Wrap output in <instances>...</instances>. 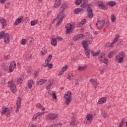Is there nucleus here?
I'll return each instance as SVG.
<instances>
[{"instance_id": "nucleus-1", "label": "nucleus", "mask_w": 127, "mask_h": 127, "mask_svg": "<svg viewBox=\"0 0 127 127\" xmlns=\"http://www.w3.org/2000/svg\"><path fill=\"white\" fill-rule=\"evenodd\" d=\"M72 97V92L71 91H67V92L64 94V98L65 100V103L66 105H70V103L72 102L71 97Z\"/></svg>"}, {"instance_id": "nucleus-2", "label": "nucleus", "mask_w": 127, "mask_h": 127, "mask_svg": "<svg viewBox=\"0 0 127 127\" xmlns=\"http://www.w3.org/2000/svg\"><path fill=\"white\" fill-rule=\"evenodd\" d=\"M92 42H93V38L90 36L87 37L85 41H82V44L84 49H87L88 44H92Z\"/></svg>"}, {"instance_id": "nucleus-3", "label": "nucleus", "mask_w": 127, "mask_h": 127, "mask_svg": "<svg viewBox=\"0 0 127 127\" xmlns=\"http://www.w3.org/2000/svg\"><path fill=\"white\" fill-rule=\"evenodd\" d=\"M65 17V15H64V10H62L61 12H60L58 15V19L59 20L57 21L56 23V26H59L60 24H61V22L63 20V18Z\"/></svg>"}, {"instance_id": "nucleus-4", "label": "nucleus", "mask_w": 127, "mask_h": 127, "mask_svg": "<svg viewBox=\"0 0 127 127\" xmlns=\"http://www.w3.org/2000/svg\"><path fill=\"white\" fill-rule=\"evenodd\" d=\"M51 59H52V55L50 54L45 61L46 64L43 65V67H48L49 69H52V67H53V64H50L51 62Z\"/></svg>"}, {"instance_id": "nucleus-5", "label": "nucleus", "mask_w": 127, "mask_h": 127, "mask_svg": "<svg viewBox=\"0 0 127 127\" xmlns=\"http://www.w3.org/2000/svg\"><path fill=\"white\" fill-rule=\"evenodd\" d=\"M125 58L126 54L124 52H121L119 53V55L116 56V60L118 61V63H122Z\"/></svg>"}, {"instance_id": "nucleus-6", "label": "nucleus", "mask_w": 127, "mask_h": 127, "mask_svg": "<svg viewBox=\"0 0 127 127\" xmlns=\"http://www.w3.org/2000/svg\"><path fill=\"white\" fill-rule=\"evenodd\" d=\"M98 58L101 63H104V64H108L109 63V60L105 58V54L104 53H101Z\"/></svg>"}, {"instance_id": "nucleus-7", "label": "nucleus", "mask_w": 127, "mask_h": 127, "mask_svg": "<svg viewBox=\"0 0 127 127\" xmlns=\"http://www.w3.org/2000/svg\"><path fill=\"white\" fill-rule=\"evenodd\" d=\"M1 115L4 116H8L10 114V112L9 111V109L8 108H6L4 106H3L1 108V111H0Z\"/></svg>"}, {"instance_id": "nucleus-8", "label": "nucleus", "mask_w": 127, "mask_h": 127, "mask_svg": "<svg viewBox=\"0 0 127 127\" xmlns=\"http://www.w3.org/2000/svg\"><path fill=\"white\" fill-rule=\"evenodd\" d=\"M96 25L98 29H102L104 27V25H105V20L101 21L98 20Z\"/></svg>"}, {"instance_id": "nucleus-9", "label": "nucleus", "mask_w": 127, "mask_h": 127, "mask_svg": "<svg viewBox=\"0 0 127 127\" xmlns=\"http://www.w3.org/2000/svg\"><path fill=\"white\" fill-rule=\"evenodd\" d=\"M90 83L92 85L93 88L95 89H97V86L99 85L98 81L95 78H91L89 80Z\"/></svg>"}, {"instance_id": "nucleus-10", "label": "nucleus", "mask_w": 127, "mask_h": 127, "mask_svg": "<svg viewBox=\"0 0 127 127\" xmlns=\"http://www.w3.org/2000/svg\"><path fill=\"white\" fill-rule=\"evenodd\" d=\"M84 37H85V35L83 34H80L78 35H75L73 38V40L74 41H77V40H80L81 39H83Z\"/></svg>"}, {"instance_id": "nucleus-11", "label": "nucleus", "mask_w": 127, "mask_h": 127, "mask_svg": "<svg viewBox=\"0 0 127 127\" xmlns=\"http://www.w3.org/2000/svg\"><path fill=\"white\" fill-rule=\"evenodd\" d=\"M58 117V115L57 114L51 113L48 115L47 118L51 121H54L55 119H57Z\"/></svg>"}, {"instance_id": "nucleus-12", "label": "nucleus", "mask_w": 127, "mask_h": 127, "mask_svg": "<svg viewBox=\"0 0 127 127\" xmlns=\"http://www.w3.org/2000/svg\"><path fill=\"white\" fill-rule=\"evenodd\" d=\"M16 105V113H18V112H19V109H20V106H21V98H20V97L18 98Z\"/></svg>"}, {"instance_id": "nucleus-13", "label": "nucleus", "mask_w": 127, "mask_h": 127, "mask_svg": "<svg viewBox=\"0 0 127 127\" xmlns=\"http://www.w3.org/2000/svg\"><path fill=\"white\" fill-rule=\"evenodd\" d=\"M3 38L4 43L5 44H8L10 42V38H9V34L8 33H5Z\"/></svg>"}, {"instance_id": "nucleus-14", "label": "nucleus", "mask_w": 127, "mask_h": 127, "mask_svg": "<svg viewBox=\"0 0 127 127\" xmlns=\"http://www.w3.org/2000/svg\"><path fill=\"white\" fill-rule=\"evenodd\" d=\"M88 11V17H90V18H93L94 17V14L93 13V10L92 9V7L89 6L87 8Z\"/></svg>"}, {"instance_id": "nucleus-15", "label": "nucleus", "mask_w": 127, "mask_h": 127, "mask_svg": "<svg viewBox=\"0 0 127 127\" xmlns=\"http://www.w3.org/2000/svg\"><path fill=\"white\" fill-rule=\"evenodd\" d=\"M8 86L10 87V90L11 93L14 94L16 92V86H15V84L14 83H11L10 84H8Z\"/></svg>"}, {"instance_id": "nucleus-16", "label": "nucleus", "mask_w": 127, "mask_h": 127, "mask_svg": "<svg viewBox=\"0 0 127 127\" xmlns=\"http://www.w3.org/2000/svg\"><path fill=\"white\" fill-rule=\"evenodd\" d=\"M0 22L1 23L2 28H5L6 27L7 23L6 20L2 17H0Z\"/></svg>"}, {"instance_id": "nucleus-17", "label": "nucleus", "mask_w": 127, "mask_h": 127, "mask_svg": "<svg viewBox=\"0 0 127 127\" xmlns=\"http://www.w3.org/2000/svg\"><path fill=\"white\" fill-rule=\"evenodd\" d=\"M65 28L66 29V33L67 34H69L70 32H72V25L71 24H67L65 25Z\"/></svg>"}, {"instance_id": "nucleus-18", "label": "nucleus", "mask_w": 127, "mask_h": 127, "mask_svg": "<svg viewBox=\"0 0 127 127\" xmlns=\"http://www.w3.org/2000/svg\"><path fill=\"white\" fill-rule=\"evenodd\" d=\"M98 5L101 9H104V10H107V9L108 8V6L104 5V2L102 1H99L98 2Z\"/></svg>"}, {"instance_id": "nucleus-19", "label": "nucleus", "mask_w": 127, "mask_h": 127, "mask_svg": "<svg viewBox=\"0 0 127 127\" xmlns=\"http://www.w3.org/2000/svg\"><path fill=\"white\" fill-rule=\"evenodd\" d=\"M52 84H53V80L51 79L49 80L48 82L46 85V89H47V90H49L50 88H51Z\"/></svg>"}, {"instance_id": "nucleus-20", "label": "nucleus", "mask_w": 127, "mask_h": 127, "mask_svg": "<svg viewBox=\"0 0 127 127\" xmlns=\"http://www.w3.org/2000/svg\"><path fill=\"white\" fill-rule=\"evenodd\" d=\"M42 115V114L41 113H38L35 114L33 117V121H35V120H39Z\"/></svg>"}, {"instance_id": "nucleus-21", "label": "nucleus", "mask_w": 127, "mask_h": 127, "mask_svg": "<svg viewBox=\"0 0 127 127\" xmlns=\"http://www.w3.org/2000/svg\"><path fill=\"white\" fill-rule=\"evenodd\" d=\"M47 82V80L44 79H41L37 82V85L38 86H41V85H43V84H45Z\"/></svg>"}, {"instance_id": "nucleus-22", "label": "nucleus", "mask_w": 127, "mask_h": 127, "mask_svg": "<svg viewBox=\"0 0 127 127\" xmlns=\"http://www.w3.org/2000/svg\"><path fill=\"white\" fill-rule=\"evenodd\" d=\"M117 52L118 51H117L116 50L111 51L108 54V57L109 58H112V57H113V56H114L115 54H117Z\"/></svg>"}, {"instance_id": "nucleus-23", "label": "nucleus", "mask_w": 127, "mask_h": 127, "mask_svg": "<svg viewBox=\"0 0 127 127\" xmlns=\"http://www.w3.org/2000/svg\"><path fill=\"white\" fill-rule=\"evenodd\" d=\"M61 1L62 0H56L54 7H55V8H57V7H58V6H59L60 4H61L62 2Z\"/></svg>"}, {"instance_id": "nucleus-24", "label": "nucleus", "mask_w": 127, "mask_h": 127, "mask_svg": "<svg viewBox=\"0 0 127 127\" xmlns=\"http://www.w3.org/2000/svg\"><path fill=\"white\" fill-rule=\"evenodd\" d=\"M34 83H35V82L33 80H30L28 81L27 86H28L29 89H31V88H32V85H33V84H34Z\"/></svg>"}, {"instance_id": "nucleus-25", "label": "nucleus", "mask_w": 127, "mask_h": 127, "mask_svg": "<svg viewBox=\"0 0 127 127\" xmlns=\"http://www.w3.org/2000/svg\"><path fill=\"white\" fill-rule=\"evenodd\" d=\"M84 51L87 58L90 59V52L91 53V51L90 50H88V47H86V49H84Z\"/></svg>"}, {"instance_id": "nucleus-26", "label": "nucleus", "mask_w": 127, "mask_h": 127, "mask_svg": "<svg viewBox=\"0 0 127 127\" xmlns=\"http://www.w3.org/2000/svg\"><path fill=\"white\" fill-rule=\"evenodd\" d=\"M22 18H23V17H22V18H18L14 22V25H18L20 22H21L22 20Z\"/></svg>"}, {"instance_id": "nucleus-27", "label": "nucleus", "mask_w": 127, "mask_h": 127, "mask_svg": "<svg viewBox=\"0 0 127 127\" xmlns=\"http://www.w3.org/2000/svg\"><path fill=\"white\" fill-rule=\"evenodd\" d=\"M83 9L82 8H77L75 10H74V13L75 14H79L80 11H82Z\"/></svg>"}, {"instance_id": "nucleus-28", "label": "nucleus", "mask_w": 127, "mask_h": 127, "mask_svg": "<svg viewBox=\"0 0 127 127\" xmlns=\"http://www.w3.org/2000/svg\"><path fill=\"white\" fill-rule=\"evenodd\" d=\"M93 117V115L92 114H88L87 115V122H89L90 124H91V122H92V118Z\"/></svg>"}, {"instance_id": "nucleus-29", "label": "nucleus", "mask_w": 127, "mask_h": 127, "mask_svg": "<svg viewBox=\"0 0 127 127\" xmlns=\"http://www.w3.org/2000/svg\"><path fill=\"white\" fill-rule=\"evenodd\" d=\"M77 125V122L76 120L72 119L70 122V127H75Z\"/></svg>"}, {"instance_id": "nucleus-30", "label": "nucleus", "mask_w": 127, "mask_h": 127, "mask_svg": "<svg viewBox=\"0 0 127 127\" xmlns=\"http://www.w3.org/2000/svg\"><path fill=\"white\" fill-rule=\"evenodd\" d=\"M91 55L92 56L95 57V56H98L99 54H100V50H98L96 52H94L93 51H90Z\"/></svg>"}, {"instance_id": "nucleus-31", "label": "nucleus", "mask_w": 127, "mask_h": 127, "mask_svg": "<svg viewBox=\"0 0 127 127\" xmlns=\"http://www.w3.org/2000/svg\"><path fill=\"white\" fill-rule=\"evenodd\" d=\"M51 44L53 45V46H56L57 45V41L56 39L53 38L51 41Z\"/></svg>"}, {"instance_id": "nucleus-32", "label": "nucleus", "mask_w": 127, "mask_h": 127, "mask_svg": "<svg viewBox=\"0 0 127 127\" xmlns=\"http://www.w3.org/2000/svg\"><path fill=\"white\" fill-rule=\"evenodd\" d=\"M86 68H87V65H84L83 66H78V71H84L86 70Z\"/></svg>"}, {"instance_id": "nucleus-33", "label": "nucleus", "mask_w": 127, "mask_h": 127, "mask_svg": "<svg viewBox=\"0 0 127 127\" xmlns=\"http://www.w3.org/2000/svg\"><path fill=\"white\" fill-rule=\"evenodd\" d=\"M38 23V20H34L31 21V26H34V25H36Z\"/></svg>"}, {"instance_id": "nucleus-34", "label": "nucleus", "mask_w": 127, "mask_h": 127, "mask_svg": "<svg viewBox=\"0 0 127 127\" xmlns=\"http://www.w3.org/2000/svg\"><path fill=\"white\" fill-rule=\"evenodd\" d=\"M9 67L13 68V69H14V68L16 67V64L15 63V62L13 61L12 63H11L10 64Z\"/></svg>"}, {"instance_id": "nucleus-35", "label": "nucleus", "mask_w": 127, "mask_h": 127, "mask_svg": "<svg viewBox=\"0 0 127 127\" xmlns=\"http://www.w3.org/2000/svg\"><path fill=\"white\" fill-rule=\"evenodd\" d=\"M41 53H42V55H45L46 54H47V50L46 49V48H43L42 51H41Z\"/></svg>"}, {"instance_id": "nucleus-36", "label": "nucleus", "mask_w": 127, "mask_h": 127, "mask_svg": "<svg viewBox=\"0 0 127 127\" xmlns=\"http://www.w3.org/2000/svg\"><path fill=\"white\" fill-rule=\"evenodd\" d=\"M5 36V34L4 33V31H2L0 32V39H2L4 38Z\"/></svg>"}, {"instance_id": "nucleus-37", "label": "nucleus", "mask_w": 127, "mask_h": 127, "mask_svg": "<svg viewBox=\"0 0 127 127\" xmlns=\"http://www.w3.org/2000/svg\"><path fill=\"white\" fill-rule=\"evenodd\" d=\"M111 19L112 22H115L116 21V16L114 14H112L111 16Z\"/></svg>"}, {"instance_id": "nucleus-38", "label": "nucleus", "mask_w": 127, "mask_h": 127, "mask_svg": "<svg viewBox=\"0 0 127 127\" xmlns=\"http://www.w3.org/2000/svg\"><path fill=\"white\" fill-rule=\"evenodd\" d=\"M61 8H62V10H65V9H66V8H67V4L65 3H63L62 5V7Z\"/></svg>"}, {"instance_id": "nucleus-39", "label": "nucleus", "mask_w": 127, "mask_h": 127, "mask_svg": "<svg viewBox=\"0 0 127 127\" xmlns=\"http://www.w3.org/2000/svg\"><path fill=\"white\" fill-rule=\"evenodd\" d=\"M88 5V3L87 2L83 1V3L80 5L81 7L85 8Z\"/></svg>"}, {"instance_id": "nucleus-40", "label": "nucleus", "mask_w": 127, "mask_h": 127, "mask_svg": "<svg viewBox=\"0 0 127 127\" xmlns=\"http://www.w3.org/2000/svg\"><path fill=\"white\" fill-rule=\"evenodd\" d=\"M38 74H39V71H35L34 72V77L35 79H36L37 77H38Z\"/></svg>"}, {"instance_id": "nucleus-41", "label": "nucleus", "mask_w": 127, "mask_h": 127, "mask_svg": "<svg viewBox=\"0 0 127 127\" xmlns=\"http://www.w3.org/2000/svg\"><path fill=\"white\" fill-rule=\"evenodd\" d=\"M22 78L21 77H19L17 80V83L18 85H20V84H21L22 83Z\"/></svg>"}, {"instance_id": "nucleus-42", "label": "nucleus", "mask_w": 127, "mask_h": 127, "mask_svg": "<svg viewBox=\"0 0 127 127\" xmlns=\"http://www.w3.org/2000/svg\"><path fill=\"white\" fill-rule=\"evenodd\" d=\"M102 115L103 118H104V119H106V118H107L108 117V114H107V113H106V111H103Z\"/></svg>"}, {"instance_id": "nucleus-43", "label": "nucleus", "mask_w": 127, "mask_h": 127, "mask_svg": "<svg viewBox=\"0 0 127 127\" xmlns=\"http://www.w3.org/2000/svg\"><path fill=\"white\" fill-rule=\"evenodd\" d=\"M119 38H120V35H117L115 36V38L114 39V41L113 42H114V43H116V42H117L118 40H119Z\"/></svg>"}, {"instance_id": "nucleus-44", "label": "nucleus", "mask_w": 127, "mask_h": 127, "mask_svg": "<svg viewBox=\"0 0 127 127\" xmlns=\"http://www.w3.org/2000/svg\"><path fill=\"white\" fill-rule=\"evenodd\" d=\"M68 69V65H66L62 68V72H65Z\"/></svg>"}, {"instance_id": "nucleus-45", "label": "nucleus", "mask_w": 127, "mask_h": 127, "mask_svg": "<svg viewBox=\"0 0 127 127\" xmlns=\"http://www.w3.org/2000/svg\"><path fill=\"white\" fill-rule=\"evenodd\" d=\"M63 124L62 123H58L56 124H54V127H61Z\"/></svg>"}, {"instance_id": "nucleus-46", "label": "nucleus", "mask_w": 127, "mask_h": 127, "mask_svg": "<svg viewBox=\"0 0 127 127\" xmlns=\"http://www.w3.org/2000/svg\"><path fill=\"white\" fill-rule=\"evenodd\" d=\"M21 44L22 45H25L26 44V40L23 39L21 40Z\"/></svg>"}, {"instance_id": "nucleus-47", "label": "nucleus", "mask_w": 127, "mask_h": 127, "mask_svg": "<svg viewBox=\"0 0 127 127\" xmlns=\"http://www.w3.org/2000/svg\"><path fill=\"white\" fill-rule=\"evenodd\" d=\"M109 5H110V6H115V5H116V2L115 1L109 2Z\"/></svg>"}, {"instance_id": "nucleus-48", "label": "nucleus", "mask_w": 127, "mask_h": 127, "mask_svg": "<svg viewBox=\"0 0 127 127\" xmlns=\"http://www.w3.org/2000/svg\"><path fill=\"white\" fill-rule=\"evenodd\" d=\"M81 0H76L75 1V3L76 5H80V3H81Z\"/></svg>"}, {"instance_id": "nucleus-49", "label": "nucleus", "mask_w": 127, "mask_h": 127, "mask_svg": "<svg viewBox=\"0 0 127 127\" xmlns=\"http://www.w3.org/2000/svg\"><path fill=\"white\" fill-rule=\"evenodd\" d=\"M101 101H102L103 104H105V103H106V102H107V98H106V97L102 98H101Z\"/></svg>"}, {"instance_id": "nucleus-50", "label": "nucleus", "mask_w": 127, "mask_h": 127, "mask_svg": "<svg viewBox=\"0 0 127 127\" xmlns=\"http://www.w3.org/2000/svg\"><path fill=\"white\" fill-rule=\"evenodd\" d=\"M105 26H106L107 28H110V27H111V23H110V22H107L105 24Z\"/></svg>"}, {"instance_id": "nucleus-51", "label": "nucleus", "mask_w": 127, "mask_h": 127, "mask_svg": "<svg viewBox=\"0 0 127 127\" xmlns=\"http://www.w3.org/2000/svg\"><path fill=\"white\" fill-rule=\"evenodd\" d=\"M28 42H29V43H33V38L31 37L29 38L28 39Z\"/></svg>"}, {"instance_id": "nucleus-52", "label": "nucleus", "mask_w": 127, "mask_h": 127, "mask_svg": "<svg viewBox=\"0 0 127 127\" xmlns=\"http://www.w3.org/2000/svg\"><path fill=\"white\" fill-rule=\"evenodd\" d=\"M118 45H119V46H123V40L121 39L119 40Z\"/></svg>"}, {"instance_id": "nucleus-53", "label": "nucleus", "mask_w": 127, "mask_h": 127, "mask_svg": "<svg viewBox=\"0 0 127 127\" xmlns=\"http://www.w3.org/2000/svg\"><path fill=\"white\" fill-rule=\"evenodd\" d=\"M79 79H77V80L75 79V86H78V85H79Z\"/></svg>"}, {"instance_id": "nucleus-54", "label": "nucleus", "mask_w": 127, "mask_h": 127, "mask_svg": "<svg viewBox=\"0 0 127 127\" xmlns=\"http://www.w3.org/2000/svg\"><path fill=\"white\" fill-rule=\"evenodd\" d=\"M82 25H83V24H82V22H80L78 24H77V27L79 28V27H81V26H82Z\"/></svg>"}, {"instance_id": "nucleus-55", "label": "nucleus", "mask_w": 127, "mask_h": 127, "mask_svg": "<svg viewBox=\"0 0 127 127\" xmlns=\"http://www.w3.org/2000/svg\"><path fill=\"white\" fill-rule=\"evenodd\" d=\"M86 19H84L82 20H81V23L83 25V24L86 23Z\"/></svg>"}, {"instance_id": "nucleus-56", "label": "nucleus", "mask_w": 127, "mask_h": 127, "mask_svg": "<svg viewBox=\"0 0 127 127\" xmlns=\"http://www.w3.org/2000/svg\"><path fill=\"white\" fill-rule=\"evenodd\" d=\"M42 106V105H41V104H40V103H37V104H36V107H37V108H40V107H41Z\"/></svg>"}, {"instance_id": "nucleus-57", "label": "nucleus", "mask_w": 127, "mask_h": 127, "mask_svg": "<svg viewBox=\"0 0 127 127\" xmlns=\"http://www.w3.org/2000/svg\"><path fill=\"white\" fill-rule=\"evenodd\" d=\"M52 97L53 98V99H57V96H56V94H55V93H53V95Z\"/></svg>"}, {"instance_id": "nucleus-58", "label": "nucleus", "mask_w": 127, "mask_h": 127, "mask_svg": "<svg viewBox=\"0 0 127 127\" xmlns=\"http://www.w3.org/2000/svg\"><path fill=\"white\" fill-rule=\"evenodd\" d=\"M72 76H73V74H71V75H68L67 76V79H68L69 80H71V78H72Z\"/></svg>"}, {"instance_id": "nucleus-59", "label": "nucleus", "mask_w": 127, "mask_h": 127, "mask_svg": "<svg viewBox=\"0 0 127 127\" xmlns=\"http://www.w3.org/2000/svg\"><path fill=\"white\" fill-rule=\"evenodd\" d=\"M98 104H99L100 105H101V104H103V102H102V99H101V98L99 99Z\"/></svg>"}, {"instance_id": "nucleus-60", "label": "nucleus", "mask_w": 127, "mask_h": 127, "mask_svg": "<svg viewBox=\"0 0 127 127\" xmlns=\"http://www.w3.org/2000/svg\"><path fill=\"white\" fill-rule=\"evenodd\" d=\"M4 60H8L9 58H8V56H5L4 57Z\"/></svg>"}, {"instance_id": "nucleus-61", "label": "nucleus", "mask_w": 127, "mask_h": 127, "mask_svg": "<svg viewBox=\"0 0 127 127\" xmlns=\"http://www.w3.org/2000/svg\"><path fill=\"white\" fill-rule=\"evenodd\" d=\"M63 74H64V72L63 71H62V70L61 71H60L58 75L59 76H61L62 75H63Z\"/></svg>"}, {"instance_id": "nucleus-62", "label": "nucleus", "mask_w": 127, "mask_h": 127, "mask_svg": "<svg viewBox=\"0 0 127 127\" xmlns=\"http://www.w3.org/2000/svg\"><path fill=\"white\" fill-rule=\"evenodd\" d=\"M31 59V55H29L27 56V59L28 60H30Z\"/></svg>"}, {"instance_id": "nucleus-63", "label": "nucleus", "mask_w": 127, "mask_h": 127, "mask_svg": "<svg viewBox=\"0 0 127 127\" xmlns=\"http://www.w3.org/2000/svg\"><path fill=\"white\" fill-rule=\"evenodd\" d=\"M121 123H123V125L125 124V123H126V120L125 119V118L122 119Z\"/></svg>"}, {"instance_id": "nucleus-64", "label": "nucleus", "mask_w": 127, "mask_h": 127, "mask_svg": "<svg viewBox=\"0 0 127 127\" xmlns=\"http://www.w3.org/2000/svg\"><path fill=\"white\" fill-rule=\"evenodd\" d=\"M39 109L42 111H45V108H44L42 105L39 108Z\"/></svg>"}]
</instances>
